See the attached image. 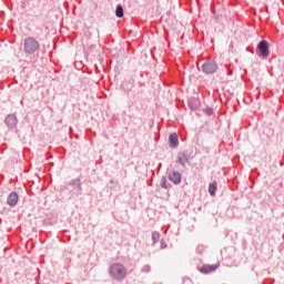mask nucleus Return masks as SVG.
<instances>
[{
    "mask_svg": "<svg viewBox=\"0 0 284 284\" xmlns=\"http://www.w3.org/2000/svg\"><path fill=\"white\" fill-rule=\"evenodd\" d=\"M109 275L113 281H124L125 276H128V268L121 263H113L109 267Z\"/></svg>",
    "mask_w": 284,
    "mask_h": 284,
    "instance_id": "1",
    "label": "nucleus"
},
{
    "mask_svg": "<svg viewBox=\"0 0 284 284\" xmlns=\"http://www.w3.org/2000/svg\"><path fill=\"white\" fill-rule=\"evenodd\" d=\"M39 50H41V44L38 42L37 39L28 37L23 40V52L28 57L39 52Z\"/></svg>",
    "mask_w": 284,
    "mask_h": 284,
    "instance_id": "2",
    "label": "nucleus"
},
{
    "mask_svg": "<svg viewBox=\"0 0 284 284\" xmlns=\"http://www.w3.org/2000/svg\"><path fill=\"white\" fill-rule=\"evenodd\" d=\"M257 50L260 53H257L258 57L262 59H267L270 57V42L267 40H262L257 44Z\"/></svg>",
    "mask_w": 284,
    "mask_h": 284,
    "instance_id": "3",
    "label": "nucleus"
},
{
    "mask_svg": "<svg viewBox=\"0 0 284 284\" xmlns=\"http://www.w3.org/2000/svg\"><path fill=\"white\" fill-rule=\"evenodd\" d=\"M201 70L204 74H214L219 70V65L214 61H205L202 63Z\"/></svg>",
    "mask_w": 284,
    "mask_h": 284,
    "instance_id": "4",
    "label": "nucleus"
},
{
    "mask_svg": "<svg viewBox=\"0 0 284 284\" xmlns=\"http://www.w3.org/2000/svg\"><path fill=\"white\" fill-rule=\"evenodd\" d=\"M176 163L182 165V168H187V163H190V153L187 151L179 152Z\"/></svg>",
    "mask_w": 284,
    "mask_h": 284,
    "instance_id": "5",
    "label": "nucleus"
},
{
    "mask_svg": "<svg viewBox=\"0 0 284 284\" xmlns=\"http://www.w3.org/2000/svg\"><path fill=\"white\" fill-rule=\"evenodd\" d=\"M4 123L9 128V130H14V128H17V115L14 114H9L6 119H4Z\"/></svg>",
    "mask_w": 284,
    "mask_h": 284,
    "instance_id": "6",
    "label": "nucleus"
},
{
    "mask_svg": "<svg viewBox=\"0 0 284 284\" xmlns=\"http://www.w3.org/2000/svg\"><path fill=\"white\" fill-rule=\"evenodd\" d=\"M17 203H19V194L11 192L7 197V204L9 207H16Z\"/></svg>",
    "mask_w": 284,
    "mask_h": 284,
    "instance_id": "7",
    "label": "nucleus"
},
{
    "mask_svg": "<svg viewBox=\"0 0 284 284\" xmlns=\"http://www.w3.org/2000/svg\"><path fill=\"white\" fill-rule=\"evenodd\" d=\"M169 181H171V183L174 185H181L182 175L179 173V171H173L169 173Z\"/></svg>",
    "mask_w": 284,
    "mask_h": 284,
    "instance_id": "8",
    "label": "nucleus"
},
{
    "mask_svg": "<svg viewBox=\"0 0 284 284\" xmlns=\"http://www.w3.org/2000/svg\"><path fill=\"white\" fill-rule=\"evenodd\" d=\"M69 185L73 187V191L75 192L77 196L83 192V187H81V179H74L71 182H69Z\"/></svg>",
    "mask_w": 284,
    "mask_h": 284,
    "instance_id": "9",
    "label": "nucleus"
},
{
    "mask_svg": "<svg viewBox=\"0 0 284 284\" xmlns=\"http://www.w3.org/2000/svg\"><path fill=\"white\" fill-rule=\"evenodd\" d=\"M216 270H219V264H206L200 267L201 274H211V272H216Z\"/></svg>",
    "mask_w": 284,
    "mask_h": 284,
    "instance_id": "10",
    "label": "nucleus"
},
{
    "mask_svg": "<svg viewBox=\"0 0 284 284\" xmlns=\"http://www.w3.org/2000/svg\"><path fill=\"white\" fill-rule=\"evenodd\" d=\"M189 108L193 112H196V110H199V108H201V100H199V98H190L189 99Z\"/></svg>",
    "mask_w": 284,
    "mask_h": 284,
    "instance_id": "11",
    "label": "nucleus"
},
{
    "mask_svg": "<svg viewBox=\"0 0 284 284\" xmlns=\"http://www.w3.org/2000/svg\"><path fill=\"white\" fill-rule=\"evenodd\" d=\"M121 88L124 90V92H132L134 89V80H124L121 84Z\"/></svg>",
    "mask_w": 284,
    "mask_h": 284,
    "instance_id": "12",
    "label": "nucleus"
},
{
    "mask_svg": "<svg viewBox=\"0 0 284 284\" xmlns=\"http://www.w3.org/2000/svg\"><path fill=\"white\" fill-rule=\"evenodd\" d=\"M169 145H170V148H178L179 146V135H176V133H171L170 134Z\"/></svg>",
    "mask_w": 284,
    "mask_h": 284,
    "instance_id": "13",
    "label": "nucleus"
},
{
    "mask_svg": "<svg viewBox=\"0 0 284 284\" xmlns=\"http://www.w3.org/2000/svg\"><path fill=\"white\" fill-rule=\"evenodd\" d=\"M216 190H217V183L216 182H213L209 185V193L212 195V196H216Z\"/></svg>",
    "mask_w": 284,
    "mask_h": 284,
    "instance_id": "14",
    "label": "nucleus"
},
{
    "mask_svg": "<svg viewBox=\"0 0 284 284\" xmlns=\"http://www.w3.org/2000/svg\"><path fill=\"white\" fill-rule=\"evenodd\" d=\"M115 17L123 19V7L121 4H118L115 8Z\"/></svg>",
    "mask_w": 284,
    "mask_h": 284,
    "instance_id": "15",
    "label": "nucleus"
},
{
    "mask_svg": "<svg viewBox=\"0 0 284 284\" xmlns=\"http://www.w3.org/2000/svg\"><path fill=\"white\" fill-rule=\"evenodd\" d=\"M160 185L163 190H170L171 185L170 183H168V179L165 176H163L161 179Z\"/></svg>",
    "mask_w": 284,
    "mask_h": 284,
    "instance_id": "16",
    "label": "nucleus"
},
{
    "mask_svg": "<svg viewBox=\"0 0 284 284\" xmlns=\"http://www.w3.org/2000/svg\"><path fill=\"white\" fill-rule=\"evenodd\" d=\"M160 239H161V233H159V231H154L152 233L153 245H156V243L159 242Z\"/></svg>",
    "mask_w": 284,
    "mask_h": 284,
    "instance_id": "17",
    "label": "nucleus"
},
{
    "mask_svg": "<svg viewBox=\"0 0 284 284\" xmlns=\"http://www.w3.org/2000/svg\"><path fill=\"white\" fill-rule=\"evenodd\" d=\"M165 247H168V244L165 243L164 240H161V248L165 250Z\"/></svg>",
    "mask_w": 284,
    "mask_h": 284,
    "instance_id": "18",
    "label": "nucleus"
},
{
    "mask_svg": "<svg viewBox=\"0 0 284 284\" xmlns=\"http://www.w3.org/2000/svg\"><path fill=\"white\" fill-rule=\"evenodd\" d=\"M183 284H194L190 278H184Z\"/></svg>",
    "mask_w": 284,
    "mask_h": 284,
    "instance_id": "19",
    "label": "nucleus"
},
{
    "mask_svg": "<svg viewBox=\"0 0 284 284\" xmlns=\"http://www.w3.org/2000/svg\"><path fill=\"white\" fill-rule=\"evenodd\" d=\"M144 270H145L146 272H150V266H144Z\"/></svg>",
    "mask_w": 284,
    "mask_h": 284,
    "instance_id": "20",
    "label": "nucleus"
},
{
    "mask_svg": "<svg viewBox=\"0 0 284 284\" xmlns=\"http://www.w3.org/2000/svg\"><path fill=\"white\" fill-rule=\"evenodd\" d=\"M209 114H212V109H206Z\"/></svg>",
    "mask_w": 284,
    "mask_h": 284,
    "instance_id": "21",
    "label": "nucleus"
},
{
    "mask_svg": "<svg viewBox=\"0 0 284 284\" xmlns=\"http://www.w3.org/2000/svg\"><path fill=\"white\" fill-rule=\"evenodd\" d=\"M37 284H39V283H37Z\"/></svg>",
    "mask_w": 284,
    "mask_h": 284,
    "instance_id": "22",
    "label": "nucleus"
}]
</instances>
